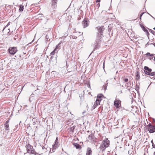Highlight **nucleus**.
Segmentation results:
<instances>
[{
	"mask_svg": "<svg viewBox=\"0 0 155 155\" xmlns=\"http://www.w3.org/2000/svg\"><path fill=\"white\" fill-rule=\"evenodd\" d=\"M14 39L15 40H16V38H15L14 37Z\"/></svg>",
	"mask_w": 155,
	"mask_h": 155,
	"instance_id": "13d9d810",
	"label": "nucleus"
},
{
	"mask_svg": "<svg viewBox=\"0 0 155 155\" xmlns=\"http://www.w3.org/2000/svg\"><path fill=\"white\" fill-rule=\"evenodd\" d=\"M130 3L131 4L134 5V3L133 1L131 0L130 1Z\"/></svg>",
	"mask_w": 155,
	"mask_h": 155,
	"instance_id": "4c0bfd02",
	"label": "nucleus"
},
{
	"mask_svg": "<svg viewBox=\"0 0 155 155\" xmlns=\"http://www.w3.org/2000/svg\"><path fill=\"white\" fill-rule=\"evenodd\" d=\"M84 28L87 27L89 24V21L88 18H84L82 21Z\"/></svg>",
	"mask_w": 155,
	"mask_h": 155,
	"instance_id": "6e6552de",
	"label": "nucleus"
},
{
	"mask_svg": "<svg viewBox=\"0 0 155 155\" xmlns=\"http://www.w3.org/2000/svg\"><path fill=\"white\" fill-rule=\"evenodd\" d=\"M9 122V119L8 120L6 121V122L5 123L6 124H8V123Z\"/></svg>",
	"mask_w": 155,
	"mask_h": 155,
	"instance_id": "58836bf2",
	"label": "nucleus"
},
{
	"mask_svg": "<svg viewBox=\"0 0 155 155\" xmlns=\"http://www.w3.org/2000/svg\"><path fill=\"white\" fill-rule=\"evenodd\" d=\"M151 143H152V144H153V140H152L151 141Z\"/></svg>",
	"mask_w": 155,
	"mask_h": 155,
	"instance_id": "5fc2aeb1",
	"label": "nucleus"
},
{
	"mask_svg": "<svg viewBox=\"0 0 155 155\" xmlns=\"http://www.w3.org/2000/svg\"><path fill=\"white\" fill-rule=\"evenodd\" d=\"M139 88H137V87L135 88V90L137 91V90H138Z\"/></svg>",
	"mask_w": 155,
	"mask_h": 155,
	"instance_id": "3c124183",
	"label": "nucleus"
},
{
	"mask_svg": "<svg viewBox=\"0 0 155 155\" xmlns=\"http://www.w3.org/2000/svg\"><path fill=\"white\" fill-rule=\"evenodd\" d=\"M60 45V43L58 44V45H57L56 46V47L54 50L56 51L57 50V49H58L59 48V46Z\"/></svg>",
	"mask_w": 155,
	"mask_h": 155,
	"instance_id": "c85d7f7f",
	"label": "nucleus"
},
{
	"mask_svg": "<svg viewBox=\"0 0 155 155\" xmlns=\"http://www.w3.org/2000/svg\"><path fill=\"white\" fill-rule=\"evenodd\" d=\"M8 51L9 54L12 55H14L17 52L18 50L17 47H9Z\"/></svg>",
	"mask_w": 155,
	"mask_h": 155,
	"instance_id": "0eeeda50",
	"label": "nucleus"
},
{
	"mask_svg": "<svg viewBox=\"0 0 155 155\" xmlns=\"http://www.w3.org/2000/svg\"><path fill=\"white\" fill-rule=\"evenodd\" d=\"M106 89H107V88H105V87L103 88L102 89V90H104V91H105Z\"/></svg>",
	"mask_w": 155,
	"mask_h": 155,
	"instance_id": "a18cd8bd",
	"label": "nucleus"
},
{
	"mask_svg": "<svg viewBox=\"0 0 155 155\" xmlns=\"http://www.w3.org/2000/svg\"><path fill=\"white\" fill-rule=\"evenodd\" d=\"M98 105H97V104L94 103V105L93 107H94V109L95 108L97 107Z\"/></svg>",
	"mask_w": 155,
	"mask_h": 155,
	"instance_id": "72a5a7b5",
	"label": "nucleus"
},
{
	"mask_svg": "<svg viewBox=\"0 0 155 155\" xmlns=\"http://www.w3.org/2000/svg\"><path fill=\"white\" fill-rule=\"evenodd\" d=\"M71 38L73 39H76V38H77V37L76 36H74V35L72 36Z\"/></svg>",
	"mask_w": 155,
	"mask_h": 155,
	"instance_id": "473e14b6",
	"label": "nucleus"
},
{
	"mask_svg": "<svg viewBox=\"0 0 155 155\" xmlns=\"http://www.w3.org/2000/svg\"><path fill=\"white\" fill-rule=\"evenodd\" d=\"M5 129V130H9V125L8 124H4Z\"/></svg>",
	"mask_w": 155,
	"mask_h": 155,
	"instance_id": "5701e85b",
	"label": "nucleus"
},
{
	"mask_svg": "<svg viewBox=\"0 0 155 155\" xmlns=\"http://www.w3.org/2000/svg\"><path fill=\"white\" fill-rule=\"evenodd\" d=\"M65 87H64V92H65Z\"/></svg>",
	"mask_w": 155,
	"mask_h": 155,
	"instance_id": "052dcab7",
	"label": "nucleus"
},
{
	"mask_svg": "<svg viewBox=\"0 0 155 155\" xmlns=\"http://www.w3.org/2000/svg\"><path fill=\"white\" fill-rule=\"evenodd\" d=\"M92 152L91 148L88 147L87 149L86 155H92Z\"/></svg>",
	"mask_w": 155,
	"mask_h": 155,
	"instance_id": "f8f14e48",
	"label": "nucleus"
},
{
	"mask_svg": "<svg viewBox=\"0 0 155 155\" xmlns=\"http://www.w3.org/2000/svg\"><path fill=\"white\" fill-rule=\"evenodd\" d=\"M139 80L138 81H137H137H136V87H139V86H140V83L139 82Z\"/></svg>",
	"mask_w": 155,
	"mask_h": 155,
	"instance_id": "a878e982",
	"label": "nucleus"
},
{
	"mask_svg": "<svg viewBox=\"0 0 155 155\" xmlns=\"http://www.w3.org/2000/svg\"><path fill=\"white\" fill-rule=\"evenodd\" d=\"M24 9V6L22 5H20L19 6V12H22L23 10V9Z\"/></svg>",
	"mask_w": 155,
	"mask_h": 155,
	"instance_id": "412c9836",
	"label": "nucleus"
},
{
	"mask_svg": "<svg viewBox=\"0 0 155 155\" xmlns=\"http://www.w3.org/2000/svg\"><path fill=\"white\" fill-rule=\"evenodd\" d=\"M147 73V75L150 76H154L155 75V72H146Z\"/></svg>",
	"mask_w": 155,
	"mask_h": 155,
	"instance_id": "b1692460",
	"label": "nucleus"
},
{
	"mask_svg": "<svg viewBox=\"0 0 155 155\" xmlns=\"http://www.w3.org/2000/svg\"><path fill=\"white\" fill-rule=\"evenodd\" d=\"M152 146L153 148H155V145L154 144V143H153Z\"/></svg>",
	"mask_w": 155,
	"mask_h": 155,
	"instance_id": "c03bdc74",
	"label": "nucleus"
},
{
	"mask_svg": "<svg viewBox=\"0 0 155 155\" xmlns=\"http://www.w3.org/2000/svg\"><path fill=\"white\" fill-rule=\"evenodd\" d=\"M153 57H150L148 58V59H149L150 60H151L153 59Z\"/></svg>",
	"mask_w": 155,
	"mask_h": 155,
	"instance_id": "49530a36",
	"label": "nucleus"
},
{
	"mask_svg": "<svg viewBox=\"0 0 155 155\" xmlns=\"http://www.w3.org/2000/svg\"><path fill=\"white\" fill-rule=\"evenodd\" d=\"M153 154L155 155V151L154 152Z\"/></svg>",
	"mask_w": 155,
	"mask_h": 155,
	"instance_id": "680f3d73",
	"label": "nucleus"
},
{
	"mask_svg": "<svg viewBox=\"0 0 155 155\" xmlns=\"http://www.w3.org/2000/svg\"><path fill=\"white\" fill-rule=\"evenodd\" d=\"M76 127L75 125H73L72 126L71 125L70 126V131L72 132H74V130L75 128V127Z\"/></svg>",
	"mask_w": 155,
	"mask_h": 155,
	"instance_id": "4be33fe9",
	"label": "nucleus"
},
{
	"mask_svg": "<svg viewBox=\"0 0 155 155\" xmlns=\"http://www.w3.org/2000/svg\"><path fill=\"white\" fill-rule=\"evenodd\" d=\"M120 92V93H122V91H120L119 92V93Z\"/></svg>",
	"mask_w": 155,
	"mask_h": 155,
	"instance_id": "6e6d98bb",
	"label": "nucleus"
},
{
	"mask_svg": "<svg viewBox=\"0 0 155 155\" xmlns=\"http://www.w3.org/2000/svg\"><path fill=\"white\" fill-rule=\"evenodd\" d=\"M53 56H51V58H50V60H49V61H51L52 59H53Z\"/></svg>",
	"mask_w": 155,
	"mask_h": 155,
	"instance_id": "37998d69",
	"label": "nucleus"
},
{
	"mask_svg": "<svg viewBox=\"0 0 155 155\" xmlns=\"http://www.w3.org/2000/svg\"><path fill=\"white\" fill-rule=\"evenodd\" d=\"M16 127H17L16 128H17V127L18 126V124H17V125H16Z\"/></svg>",
	"mask_w": 155,
	"mask_h": 155,
	"instance_id": "e2e57ef3",
	"label": "nucleus"
},
{
	"mask_svg": "<svg viewBox=\"0 0 155 155\" xmlns=\"http://www.w3.org/2000/svg\"><path fill=\"white\" fill-rule=\"evenodd\" d=\"M27 152L31 154H35V155H40V154L36 152L33 149L32 146L29 144H28L26 146Z\"/></svg>",
	"mask_w": 155,
	"mask_h": 155,
	"instance_id": "f03ea898",
	"label": "nucleus"
},
{
	"mask_svg": "<svg viewBox=\"0 0 155 155\" xmlns=\"http://www.w3.org/2000/svg\"><path fill=\"white\" fill-rule=\"evenodd\" d=\"M150 43H149V42H148V43L146 44V45H147H147H150Z\"/></svg>",
	"mask_w": 155,
	"mask_h": 155,
	"instance_id": "8fccbe9b",
	"label": "nucleus"
},
{
	"mask_svg": "<svg viewBox=\"0 0 155 155\" xmlns=\"http://www.w3.org/2000/svg\"><path fill=\"white\" fill-rule=\"evenodd\" d=\"M40 146H41V147H42V149L44 150V149H45L46 150V148H45V146H41V145Z\"/></svg>",
	"mask_w": 155,
	"mask_h": 155,
	"instance_id": "ea45409f",
	"label": "nucleus"
},
{
	"mask_svg": "<svg viewBox=\"0 0 155 155\" xmlns=\"http://www.w3.org/2000/svg\"><path fill=\"white\" fill-rule=\"evenodd\" d=\"M58 137H57L54 141V143L52 145V151L53 152L54 151V150L59 147L60 144L58 141Z\"/></svg>",
	"mask_w": 155,
	"mask_h": 155,
	"instance_id": "39448f33",
	"label": "nucleus"
},
{
	"mask_svg": "<svg viewBox=\"0 0 155 155\" xmlns=\"http://www.w3.org/2000/svg\"><path fill=\"white\" fill-rule=\"evenodd\" d=\"M107 84L108 83H107L105 85H103V87H107Z\"/></svg>",
	"mask_w": 155,
	"mask_h": 155,
	"instance_id": "e433bc0d",
	"label": "nucleus"
},
{
	"mask_svg": "<svg viewBox=\"0 0 155 155\" xmlns=\"http://www.w3.org/2000/svg\"><path fill=\"white\" fill-rule=\"evenodd\" d=\"M52 3H56L57 2V0H51Z\"/></svg>",
	"mask_w": 155,
	"mask_h": 155,
	"instance_id": "2f4dec72",
	"label": "nucleus"
},
{
	"mask_svg": "<svg viewBox=\"0 0 155 155\" xmlns=\"http://www.w3.org/2000/svg\"><path fill=\"white\" fill-rule=\"evenodd\" d=\"M110 30H110V29L109 28V29H108V31L110 32Z\"/></svg>",
	"mask_w": 155,
	"mask_h": 155,
	"instance_id": "603ef678",
	"label": "nucleus"
},
{
	"mask_svg": "<svg viewBox=\"0 0 155 155\" xmlns=\"http://www.w3.org/2000/svg\"><path fill=\"white\" fill-rule=\"evenodd\" d=\"M100 7V3H98L96 5V7H97L98 8H99Z\"/></svg>",
	"mask_w": 155,
	"mask_h": 155,
	"instance_id": "f704fd0d",
	"label": "nucleus"
},
{
	"mask_svg": "<svg viewBox=\"0 0 155 155\" xmlns=\"http://www.w3.org/2000/svg\"><path fill=\"white\" fill-rule=\"evenodd\" d=\"M123 81H124V82H125L126 84H127V87H130V86L131 85V84L130 83L129 84H128V83H129L130 81V80H129L128 78H123Z\"/></svg>",
	"mask_w": 155,
	"mask_h": 155,
	"instance_id": "9d476101",
	"label": "nucleus"
},
{
	"mask_svg": "<svg viewBox=\"0 0 155 155\" xmlns=\"http://www.w3.org/2000/svg\"><path fill=\"white\" fill-rule=\"evenodd\" d=\"M87 86L88 87H90V84L89 83H87Z\"/></svg>",
	"mask_w": 155,
	"mask_h": 155,
	"instance_id": "79ce46f5",
	"label": "nucleus"
},
{
	"mask_svg": "<svg viewBox=\"0 0 155 155\" xmlns=\"http://www.w3.org/2000/svg\"><path fill=\"white\" fill-rule=\"evenodd\" d=\"M150 44H153V45H154V46L155 47V43H154L153 44L151 43H150Z\"/></svg>",
	"mask_w": 155,
	"mask_h": 155,
	"instance_id": "864d4df0",
	"label": "nucleus"
},
{
	"mask_svg": "<svg viewBox=\"0 0 155 155\" xmlns=\"http://www.w3.org/2000/svg\"><path fill=\"white\" fill-rule=\"evenodd\" d=\"M16 130H17V129H16H16L15 128V129H14V131H16Z\"/></svg>",
	"mask_w": 155,
	"mask_h": 155,
	"instance_id": "bf43d9fd",
	"label": "nucleus"
},
{
	"mask_svg": "<svg viewBox=\"0 0 155 155\" xmlns=\"http://www.w3.org/2000/svg\"><path fill=\"white\" fill-rule=\"evenodd\" d=\"M121 102V101L120 100H115L114 101V105L116 108H118Z\"/></svg>",
	"mask_w": 155,
	"mask_h": 155,
	"instance_id": "1a4fd4ad",
	"label": "nucleus"
},
{
	"mask_svg": "<svg viewBox=\"0 0 155 155\" xmlns=\"http://www.w3.org/2000/svg\"><path fill=\"white\" fill-rule=\"evenodd\" d=\"M100 102L101 101H99L98 100V99L97 98L96 101L94 103L98 105L100 104Z\"/></svg>",
	"mask_w": 155,
	"mask_h": 155,
	"instance_id": "bb28decb",
	"label": "nucleus"
},
{
	"mask_svg": "<svg viewBox=\"0 0 155 155\" xmlns=\"http://www.w3.org/2000/svg\"><path fill=\"white\" fill-rule=\"evenodd\" d=\"M101 1V0H96V3H99Z\"/></svg>",
	"mask_w": 155,
	"mask_h": 155,
	"instance_id": "a19ab883",
	"label": "nucleus"
},
{
	"mask_svg": "<svg viewBox=\"0 0 155 155\" xmlns=\"http://www.w3.org/2000/svg\"><path fill=\"white\" fill-rule=\"evenodd\" d=\"M138 112H139V111L138 110H137H137L136 111V113H138Z\"/></svg>",
	"mask_w": 155,
	"mask_h": 155,
	"instance_id": "4d7b16f0",
	"label": "nucleus"
},
{
	"mask_svg": "<svg viewBox=\"0 0 155 155\" xmlns=\"http://www.w3.org/2000/svg\"><path fill=\"white\" fill-rule=\"evenodd\" d=\"M104 97L102 94H99L97 95V98L101 101L103 99Z\"/></svg>",
	"mask_w": 155,
	"mask_h": 155,
	"instance_id": "4468645a",
	"label": "nucleus"
},
{
	"mask_svg": "<svg viewBox=\"0 0 155 155\" xmlns=\"http://www.w3.org/2000/svg\"><path fill=\"white\" fill-rule=\"evenodd\" d=\"M144 12H142L141 14H140V19H141V17L142 16V15H143V14H144Z\"/></svg>",
	"mask_w": 155,
	"mask_h": 155,
	"instance_id": "c9c22d12",
	"label": "nucleus"
},
{
	"mask_svg": "<svg viewBox=\"0 0 155 155\" xmlns=\"http://www.w3.org/2000/svg\"><path fill=\"white\" fill-rule=\"evenodd\" d=\"M146 55L147 56H153V55H155L154 54H150V53L148 52L146 53Z\"/></svg>",
	"mask_w": 155,
	"mask_h": 155,
	"instance_id": "cd10ccee",
	"label": "nucleus"
},
{
	"mask_svg": "<svg viewBox=\"0 0 155 155\" xmlns=\"http://www.w3.org/2000/svg\"><path fill=\"white\" fill-rule=\"evenodd\" d=\"M154 79H155V76L154 77Z\"/></svg>",
	"mask_w": 155,
	"mask_h": 155,
	"instance_id": "774afa93",
	"label": "nucleus"
},
{
	"mask_svg": "<svg viewBox=\"0 0 155 155\" xmlns=\"http://www.w3.org/2000/svg\"><path fill=\"white\" fill-rule=\"evenodd\" d=\"M94 135L91 134L89 135L88 137V141L90 140V142H91L94 139Z\"/></svg>",
	"mask_w": 155,
	"mask_h": 155,
	"instance_id": "2eb2a0df",
	"label": "nucleus"
},
{
	"mask_svg": "<svg viewBox=\"0 0 155 155\" xmlns=\"http://www.w3.org/2000/svg\"><path fill=\"white\" fill-rule=\"evenodd\" d=\"M154 60L155 61V57H154Z\"/></svg>",
	"mask_w": 155,
	"mask_h": 155,
	"instance_id": "338daca9",
	"label": "nucleus"
},
{
	"mask_svg": "<svg viewBox=\"0 0 155 155\" xmlns=\"http://www.w3.org/2000/svg\"><path fill=\"white\" fill-rule=\"evenodd\" d=\"M144 73L147 75V73H146V72H150L152 71V69L150 68L147 66H144Z\"/></svg>",
	"mask_w": 155,
	"mask_h": 155,
	"instance_id": "9b49d317",
	"label": "nucleus"
},
{
	"mask_svg": "<svg viewBox=\"0 0 155 155\" xmlns=\"http://www.w3.org/2000/svg\"><path fill=\"white\" fill-rule=\"evenodd\" d=\"M80 143H82V144L83 143L82 142H80Z\"/></svg>",
	"mask_w": 155,
	"mask_h": 155,
	"instance_id": "0e129e2a",
	"label": "nucleus"
},
{
	"mask_svg": "<svg viewBox=\"0 0 155 155\" xmlns=\"http://www.w3.org/2000/svg\"><path fill=\"white\" fill-rule=\"evenodd\" d=\"M57 2H56V3H54V2L52 3L51 7L53 8V10H54L56 8L57 6Z\"/></svg>",
	"mask_w": 155,
	"mask_h": 155,
	"instance_id": "aec40b11",
	"label": "nucleus"
},
{
	"mask_svg": "<svg viewBox=\"0 0 155 155\" xmlns=\"http://www.w3.org/2000/svg\"><path fill=\"white\" fill-rule=\"evenodd\" d=\"M150 32L151 33L153 34V35H155V31L151 30V29H149L147 28Z\"/></svg>",
	"mask_w": 155,
	"mask_h": 155,
	"instance_id": "393cba45",
	"label": "nucleus"
},
{
	"mask_svg": "<svg viewBox=\"0 0 155 155\" xmlns=\"http://www.w3.org/2000/svg\"><path fill=\"white\" fill-rule=\"evenodd\" d=\"M56 51L54 50L51 53H50V54L51 55H53L55 53Z\"/></svg>",
	"mask_w": 155,
	"mask_h": 155,
	"instance_id": "7c9ffc66",
	"label": "nucleus"
},
{
	"mask_svg": "<svg viewBox=\"0 0 155 155\" xmlns=\"http://www.w3.org/2000/svg\"><path fill=\"white\" fill-rule=\"evenodd\" d=\"M73 145L77 149H81V147L78 143H74Z\"/></svg>",
	"mask_w": 155,
	"mask_h": 155,
	"instance_id": "dca6fc26",
	"label": "nucleus"
},
{
	"mask_svg": "<svg viewBox=\"0 0 155 155\" xmlns=\"http://www.w3.org/2000/svg\"><path fill=\"white\" fill-rule=\"evenodd\" d=\"M98 30V33L97 35V38L101 39L103 37V33L105 28L103 26H101L99 28H97Z\"/></svg>",
	"mask_w": 155,
	"mask_h": 155,
	"instance_id": "7ed1b4c3",
	"label": "nucleus"
},
{
	"mask_svg": "<svg viewBox=\"0 0 155 155\" xmlns=\"http://www.w3.org/2000/svg\"><path fill=\"white\" fill-rule=\"evenodd\" d=\"M146 127L150 133H153L155 132V125H152L150 123H149L147 125Z\"/></svg>",
	"mask_w": 155,
	"mask_h": 155,
	"instance_id": "20e7f679",
	"label": "nucleus"
},
{
	"mask_svg": "<svg viewBox=\"0 0 155 155\" xmlns=\"http://www.w3.org/2000/svg\"><path fill=\"white\" fill-rule=\"evenodd\" d=\"M135 79L136 81H138L140 79V72L139 71H137L135 73Z\"/></svg>",
	"mask_w": 155,
	"mask_h": 155,
	"instance_id": "ddd939ff",
	"label": "nucleus"
},
{
	"mask_svg": "<svg viewBox=\"0 0 155 155\" xmlns=\"http://www.w3.org/2000/svg\"><path fill=\"white\" fill-rule=\"evenodd\" d=\"M140 25L142 29L144 32H145L147 30V28L143 24H140Z\"/></svg>",
	"mask_w": 155,
	"mask_h": 155,
	"instance_id": "a211bd4d",
	"label": "nucleus"
},
{
	"mask_svg": "<svg viewBox=\"0 0 155 155\" xmlns=\"http://www.w3.org/2000/svg\"><path fill=\"white\" fill-rule=\"evenodd\" d=\"M109 143L110 141L107 139L103 140L102 142V143H101L99 147L101 151L102 152L104 151L105 149L109 145Z\"/></svg>",
	"mask_w": 155,
	"mask_h": 155,
	"instance_id": "f257e3e1",
	"label": "nucleus"
},
{
	"mask_svg": "<svg viewBox=\"0 0 155 155\" xmlns=\"http://www.w3.org/2000/svg\"><path fill=\"white\" fill-rule=\"evenodd\" d=\"M34 94L33 93H32L30 97L29 98V101L30 102H32L35 100V97L34 95Z\"/></svg>",
	"mask_w": 155,
	"mask_h": 155,
	"instance_id": "f3484780",
	"label": "nucleus"
},
{
	"mask_svg": "<svg viewBox=\"0 0 155 155\" xmlns=\"http://www.w3.org/2000/svg\"><path fill=\"white\" fill-rule=\"evenodd\" d=\"M8 25H9V24L8 23V24L7 25H6V26L5 27H4V28H3V31L5 29V28L7 26H8Z\"/></svg>",
	"mask_w": 155,
	"mask_h": 155,
	"instance_id": "09e8293b",
	"label": "nucleus"
},
{
	"mask_svg": "<svg viewBox=\"0 0 155 155\" xmlns=\"http://www.w3.org/2000/svg\"><path fill=\"white\" fill-rule=\"evenodd\" d=\"M145 32L146 33V34L147 35V36L148 38V39H149V33L148 32V30H147Z\"/></svg>",
	"mask_w": 155,
	"mask_h": 155,
	"instance_id": "c756f323",
	"label": "nucleus"
},
{
	"mask_svg": "<svg viewBox=\"0 0 155 155\" xmlns=\"http://www.w3.org/2000/svg\"><path fill=\"white\" fill-rule=\"evenodd\" d=\"M34 95H38L39 94L41 93V92L40 91V89H38V88H37V89L35 90L34 92Z\"/></svg>",
	"mask_w": 155,
	"mask_h": 155,
	"instance_id": "6ab92c4d",
	"label": "nucleus"
},
{
	"mask_svg": "<svg viewBox=\"0 0 155 155\" xmlns=\"http://www.w3.org/2000/svg\"><path fill=\"white\" fill-rule=\"evenodd\" d=\"M153 29L155 30V27L153 28Z\"/></svg>",
	"mask_w": 155,
	"mask_h": 155,
	"instance_id": "69168bd1",
	"label": "nucleus"
},
{
	"mask_svg": "<svg viewBox=\"0 0 155 155\" xmlns=\"http://www.w3.org/2000/svg\"><path fill=\"white\" fill-rule=\"evenodd\" d=\"M81 19V17L80 16H79L78 18V20H80V19Z\"/></svg>",
	"mask_w": 155,
	"mask_h": 155,
	"instance_id": "de8ad7c7",
	"label": "nucleus"
},
{
	"mask_svg": "<svg viewBox=\"0 0 155 155\" xmlns=\"http://www.w3.org/2000/svg\"><path fill=\"white\" fill-rule=\"evenodd\" d=\"M101 41V39L97 38L96 40L94 45V50H96L99 48Z\"/></svg>",
	"mask_w": 155,
	"mask_h": 155,
	"instance_id": "423d86ee",
	"label": "nucleus"
}]
</instances>
